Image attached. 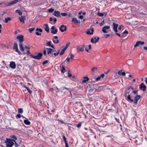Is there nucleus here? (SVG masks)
<instances>
[{
	"mask_svg": "<svg viewBox=\"0 0 147 147\" xmlns=\"http://www.w3.org/2000/svg\"><path fill=\"white\" fill-rule=\"evenodd\" d=\"M17 39L20 41L19 42V46L20 50L24 53V48L23 47L22 42L24 41V36L23 35H20L17 37Z\"/></svg>",
	"mask_w": 147,
	"mask_h": 147,
	"instance_id": "f257e3e1",
	"label": "nucleus"
},
{
	"mask_svg": "<svg viewBox=\"0 0 147 147\" xmlns=\"http://www.w3.org/2000/svg\"><path fill=\"white\" fill-rule=\"evenodd\" d=\"M15 140L11 138H7L5 141L6 147H12L14 144Z\"/></svg>",
	"mask_w": 147,
	"mask_h": 147,
	"instance_id": "f03ea898",
	"label": "nucleus"
},
{
	"mask_svg": "<svg viewBox=\"0 0 147 147\" xmlns=\"http://www.w3.org/2000/svg\"><path fill=\"white\" fill-rule=\"evenodd\" d=\"M62 92L65 96H69L71 95L70 92L68 89L65 87L62 90Z\"/></svg>",
	"mask_w": 147,
	"mask_h": 147,
	"instance_id": "7ed1b4c3",
	"label": "nucleus"
},
{
	"mask_svg": "<svg viewBox=\"0 0 147 147\" xmlns=\"http://www.w3.org/2000/svg\"><path fill=\"white\" fill-rule=\"evenodd\" d=\"M118 24H116L114 22L113 23V29L115 32H116V34H117L119 37H121V35L119 33L117 32H118L117 28H118Z\"/></svg>",
	"mask_w": 147,
	"mask_h": 147,
	"instance_id": "20e7f679",
	"label": "nucleus"
},
{
	"mask_svg": "<svg viewBox=\"0 0 147 147\" xmlns=\"http://www.w3.org/2000/svg\"><path fill=\"white\" fill-rule=\"evenodd\" d=\"M42 56V53H39L38 55H31V57L34 59H41Z\"/></svg>",
	"mask_w": 147,
	"mask_h": 147,
	"instance_id": "39448f33",
	"label": "nucleus"
},
{
	"mask_svg": "<svg viewBox=\"0 0 147 147\" xmlns=\"http://www.w3.org/2000/svg\"><path fill=\"white\" fill-rule=\"evenodd\" d=\"M60 30L62 32H63L67 30V26L64 25H61L59 28Z\"/></svg>",
	"mask_w": 147,
	"mask_h": 147,
	"instance_id": "423d86ee",
	"label": "nucleus"
},
{
	"mask_svg": "<svg viewBox=\"0 0 147 147\" xmlns=\"http://www.w3.org/2000/svg\"><path fill=\"white\" fill-rule=\"evenodd\" d=\"M13 49L14 50H15L16 51L18 52L19 54L20 55L21 54L20 52L19 51L18 49V46L17 43H14L13 46Z\"/></svg>",
	"mask_w": 147,
	"mask_h": 147,
	"instance_id": "0eeeda50",
	"label": "nucleus"
},
{
	"mask_svg": "<svg viewBox=\"0 0 147 147\" xmlns=\"http://www.w3.org/2000/svg\"><path fill=\"white\" fill-rule=\"evenodd\" d=\"M110 28L109 26H105L103 27L102 31L104 33H107L108 32V30Z\"/></svg>",
	"mask_w": 147,
	"mask_h": 147,
	"instance_id": "6e6552de",
	"label": "nucleus"
},
{
	"mask_svg": "<svg viewBox=\"0 0 147 147\" xmlns=\"http://www.w3.org/2000/svg\"><path fill=\"white\" fill-rule=\"evenodd\" d=\"M144 42L143 41H138L136 42V44L134 45V47H136L137 46L139 45H142L144 44Z\"/></svg>",
	"mask_w": 147,
	"mask_h": 147,
	"instance_id": "1a4fd4ad",
	"label": "nucleus"
},
{
	"mask_svg": "<svg viewBox=\"0 0 147 147\" xmlns=\"http://www.w3.org/2000/svg\"><path fill=\"white\" fill-rule=\"evenodd\" d=\"M46 49L47 52V55H49L50 53H51L52 52L56 51L55 50V49H53L49 48H46Z\"/></svg>",
	"mask_w": 147,
	"mask_h": 147,
	"instance_id": "9d476101",
	"label": "nucleus"
},
{
	"mask_svg": "<svg viewBox=\"0 0 147 147\" xmlns=\"http://www.w3.org/2000/svg\"><path fill=\"white\" fill-rule=\"evenodd\" d=\"M141 96L140 95H137L134 98V103L135 104H137L138 100L140 98Z\"/></svg>",
	"mask_w": 147,
	"mask_h": 147,
	"instance_id": "9b49d317",
	"label": "nucleus"
},
{
	"mask_svg": "<svg viewBox=\"0 0 147 147\" xmlns=\"http://www.w3.org/2000/svg\"><path fill=\"white\" fill-rule=\"evenodd\" d=\"M51 29L52 30L51 31V33L53 34H56L57 32V29L55 28V27L54 26H52Z\"/></svg>",
	"mask_w": 147,
	"mask_h": 147,
	"instance_id": "f8f14e48",
	"label": "nucleus"
},
{
	"mask_svg": "<svg viewBox=\"0 0 147 147\" xmlns=\"http://www.w3.org/2000/svg\"><path fill=\"white\" fill-rule=\"evenodd\" d=\"M53 14L57 17H60L61 16L60 13L59 11H55L53 13Z\"/></svg>",
	"mask_w": 147,
	"mask_h": 147,
	"instance_id": "ddd939ff",
	"label": "nucleus"
},
{
	"mask_svg": "<svg viewBox=\"0 0 147 147\" xmlns=\"http://www.w3.org/2000/svg\"><path fill=\"white\" fill-rule=\"evenodd\" d=\"M146 86L143 83H142L140 85V89L142 90L143 91H145L146 89Z\"/></svg>",
	"mask_w": 147,
	"mask_h": 147,
	"instance_id": "4468645a",
	"label": "nucleus"
},
{
	"mask_svg": "<svg viewBox=\"0 0 147 147\" xmlns=\"http://www.w3.org/2000/svg\"><path fill=\"white\" fill-rule=\"evenodd\" d=\"M10 67L13 69H14L16 67V64L15 62L13 61H11L10 64Z\"/></svg>",
	"mask_w": 147,
	"mask_h": 147,
	"instance_id": "2eb2a0df",
	"label": "nucleus"
},
{
	"mask_svg": "<svg viewBox=\"0 0 147 147\" xmlns=\"http://www.w3.org/2000/svg\"><path fill=\"white\" fill-rule=\"evenodd\" d=\"M77 49L78 52H83L84 51V49L83 47H80L79 45L77 46Z\"/></svg>",
	"mask_w": 147,
	"mask_h": 147,
	"instance_id": "dca6fc26",
	"label": "nucleus"
},
{
	"mask_svg": "<svg viewBox=\"0 0 147 147\" xmlns=\"http://www.w3.org/2000/svg\"><path fill=\"white\" fill-rule=\"evenodd\" d=\"M18 2V0H14L10 3H9L7 5V6H10L11 5H14L15 4V3H16Z\"/></svg>",
	"mask_w": 147,
	"mask_h": 147,
	"instance_id": "f3484780",
	"label": "nucleus"
},
{
	"mask_svg": "<svg viewBox=\"0 0 147 147\" xmlns=\"http://www.w3.org/2000/svg\"><path fill=\"white\" fill-rule=\"evenodd\" d=\"M51 41H49L46 44V46H48L49 47H51L54 49H55V48L54 45H51Z\"/></svg>",
	"mask_w": 147,
	"mask_h": 147,
	"instance_id": "a211bd4d",
	"label": "nucleus"
},
{
	"mask_svg": "<svg viewBox=\"0 0 147 147\" xmlns=\"http://www.w3.org/2000/svg\"><path fill=\"white\" fill-rule=\"evenodd\" d=\"M72 22L74 24H75L76 23H80V21H78L77 19L76 18H72Z\"/></svg>",
	"mask_w": 147,
	"mask_h": 147,
	"instance_id": "6ab92c4d",
	"label": "nucleus"
},
{
	"mask_svg": "<svg viewBox=\"0 0 147 147\" xmlns=\"http://www.w3.org/2000/svg\"><path fill=\"white\" fill-rule=\"evenodd\" d=\"M60 52V50H59L57 51V53H54V52H52L51 53H50V54L52 55H54L55 56H56L58 55L59 54V52Z\"/></svg>",
	"mask_w": 147,
	"mask_h": 147,
	"instance_id": "aec40b11",
	"label": "nucleus"
},
{
	"mask_svg": "<svg viewBox=\"0 0 147 147\" xmlns=\"http://www.w3.org/2000/svg\"><path fill=\"white\" fill-rule=\"evenodd\" d=\"M128 32L127 31L125 30L123 32L122 34L121 35V38H123L125 37L126 36V34H127Z\"/></svg>",
	"mask_w": 147,
	"mask_h": 147,
	"instance_id": "412c9836",
	"label": "nucleus"
},
{
	"mask_svg": "<svg viewBox=\"0 0 147 147\" xmlns=\"http://www.w3.org/2000/svg\"><path fill=\"white\" fill-rule=\"evenodd\" d=\"M127 98V100L129 102H132L134 101L130 97V94H127L126 97V98Z\"/></svg>",
	"mask_w": 147,
	"mask_h": 147,
	"instance_id": "4be33fe9",
	"label": "nucleus"
},
{
	"mask_svg": "<svg viewBox=\"0 0 147 147\" xmlns=\"http://www.w3.org/2000/svg\"><path fill=\"white\" fill-rule=\"evenodd\" d=\"M60 66L62 67V68L61 69V72L63 74L64 73V71L65 70V67L64 65H63L62 63L60 65Z\"/></svg>",
	"mask_w": 147,
	"mask_h": 147,
	"instance_id": "5701e85b",
	"label": "nucleus"
},
{
	"mask_svg": "<svg viewBox=\"0 0 147 147\" xmlns=\"http://www.w3.org/2000/svg\"><path fill=\"white\" fill-rule=\"evenodd\" d=\"M129 90H130L128 89V88H126L125 90V96L126 98L127 95V94H129V93L130 92V91Z\"/></svg>",
	"mask_w": 147,
	"mask_h": 147,
	"instance_id": "b1692460",
	"label": "nucleus"
},
{
	"mask_svg": "<svg viewBox=\"0 0 147 147\" xmlns=\"http://www.w3.org/2000/svg\"><path fill=\"white\" fill-rule=\"evenodd\" d=\"M99 39V38L98 37H97V39H96V40H95V41H94V39L93 38H92L91 39V42L92 43H95L98 41Z\"/></svg>",
	"mask_w": 147,
	"mask_h": 147,
	"instance_id": "393cba45",
	"label": "nucleus"
},
{
	"mask_svg": "<svg viewBox=\"0 0 147 147\" xmlns=\"http://www.w3.org/2000/svg\"><path fill=\"white\" fill-rule=\"evenodd\" d=\"M104 76V74L101 75L100 76L98 77L96 79V80L98 81L101 80V78H102Z\"/></svg>",
	"mask_w": 147,
	"mask_h": 147,
	"instance_id": "a878e982",
	"label": "nucleus"
},
{
	"mask_svg": "<svg viewBox=\"0 0 147 147\" xmlns=\"http://www.w3.org/2000/svg\"><path fill=\"white\" fill-rule=\"evenodd\" d=\"M24 123L25 124L27 125H30V122L27 119L24 120Z\"/></svg>",
	"mask_w": 147,
	"mask_h": 147,
	"instance_id": "bb28decb",
	"label": "nucleus"
},
{
	"mask_svg": "<svg viewBox=\"0 0 147 147\" xmlns=\"http://www.w3.org/2000/svg\"><path fill=\"white\" fill-rule=\"evenodd\" d=\"M84 80L82 81V82H86L88 81L89 79V78L87 76L84 77Z\"/></svg>",
	"mask_w": 147,
	"mask_h": 147,
	"instance_id": "cd10ccee",
	"label": "nucleus"
},
{
	"mask_svg": "<svg viewBox=\"0 0 147 147\" xmlns=\"http://www.w3.org/2000/svg\"><path fill=\"white\" fill-rule=\"evenodd\" d=\"M24 87L27 90V91L29 92L30 94H31L32 93V91L28 88L25 85H24Z\"/></svg>",
	"mask_w": 147,
	"mask_h": 147,
	"instance_id": "c85d7f7f",
	"label": "nucleus"
},
{
	"mask_svg": "<svg viewBox=\"0 0 147 147\" xmlns=\"http://www.w3.org/2000/svg\"><path fill=\"white\" fill-rule=\"evenodd\" d=\"M24 17H23V16H22L21 17H20L19 18L20 21L23 23H24Z\"/></svg>",
	"mask_w": 147,
	"mask_h": 147,
	"instance_id": "c756f323",
	"label": "nucleus"
},
{
	"mask_svg": "<svg viewBox=\"0 0 147 147\" xmlns=\"http://www.w3.org/2000/svg\"><path fill=\"white\" fill-rule=\"evenodd\" d=\"M70 61V58L69 57H68L62 63V64H63L64 63L66 62L67 63V64H68L69 62Z\"/></svg>",
	"mask_w": 147,
	"mask_h": 147,
	"instance_id": "7c9ffc66",
	"label": "nucleus"
},
{
	"mask_svg": "<svg viewBox=\"0 0 147 147\" xmlns=\"http://www.w3.org/2000/svg\"><path fill=\"white\" fill-rule=\"evenodd\" d=\"M10 137L11 138L13 139L14 140H16L17 139V138L16 137V136L15 135H12L10 136Z\"/></svg>",
	"mask_w": 147,
	"mask_h": 147,
	"instance_id": "2f4dec72",
	"label": "nucleus"
},
{
	"mask_svg": "<svg viewBox=\"0 0 147 147\" xmlns=\"http://www.w3.org/2000/svg\"><path fill=\"white\" fill-rule=\"evenodd\" d=\"M65 50H66L65 49L63 48V49H62L61 50L60 53H59V55L60 56H61V55H62L64 53Z\"/></svg>",
	"mask_w": 147,
	"mask_h": 147,
	"instance_id": "473e14b6",
	"label": "nucleus"
},
{
	"mask_svg": "<svg viewBox=\"0 0 147 147\" xmlns=\"http://www.w3.org/2000/svg\"><path fill=\"white\" fill-rule=\"evenodd\" d=\"M47 26L45 28V30L47 31V32H49V28L47 24H46Z\"/></svg>",
	"mask_w": 147,
	"mask_h": 147,
	"instance_id": "72a5a7b5",
	"label": "nucleus"
},
{
	"mask_svg": "<svg viewBox=\"0 0 147 147\" xmlns=\"http://www.w3.org/2000/svg\"><path fill=\"white\" fill-rule=\"evenodd\" d=\"M18 112L19 113H22L23 112V110L22 108H20L18 109Z\"/></svg>",
	"mask_w": 147,
	"mask_h": 147,
	"instance_id": "f704fd0d",
	"label": "nucleus"
},
{
	"mask_svg": "<svg viewBox=\"0 0 147 147\" xmlns=\"http://www.w3.org/2000/svg\"><path fill=\"white\" fill-rule=\"evenodd\" d=\"M11 20V18L10 17H8V18H6L5 20V22L6 23H7L8 21H10Z\"/></svg>",
	"mask_w": 147,
	"mask_h": 147,
	"instance_id": "c9c22d12",
	"label": "nucleus"
},
{
	"mask_svg": "<svg viewBox=\"0 0 147 147\" xmlns=\"http://www.w3.org/2000/svg\"><path fill=\"white\" fill-rule=\"evenodd\" d=\"M52 40L53 42L55 44H57L59 42V40L58 39H57L56 41L55 39H54V38H52Z\"/></svg>",
	"mask_w": 147,
	"mask_h": 147,
	"instance_id": "e433bc0d",
	"label": "nucleus"
},
{
	"mask_svg": "<svg viewBox=\"0 0 147 147\" xmlns=\"http://www.w3.org/2000/svg\"><path fill=\"white\" fill-rule=\"evenodd\" d=\"M16 12L18 13L19 15H22V13L20 10H16Z\"/></svg>",
	"mask_w": 147,
	"mask_h": 147,
	"instance_id": "4c0bfd02",
	"label": "nucleus"
},
{
	"mask_svg": "<svg viewBox=\"0 0 147 147\" xmlns=\"http://www.w3.org/2000/svg\"><path fill=\"white\" fill-rule=\"evenodd\" d=\"M68 57H69V58L71 59H72L74 57V56L73 54L69 55Z\"/></svg>",
	"mask_w": 147,
	"mask_h": 147,
	"instance_id": "58836bf2",
	"label": "nucleus"
},
{
	"mask_svg": "<svg viewBox=\"0 0 147 147\" xmlns=\"http://www.w3.org/2000/svg\"><path fill=\"white\" fill-rule=\"evenodd\" d=\"M42 82L45 84L46 85H48V81L47 80L44 79L42 81Z\"/></svg>",
	"mask_w": 147,
	"mask_h": 147,
	"instance_id": "ea45409f",
	"label": "nucleus"
},
{
	"mask_svg": "<svg viewBox=\"0 0 147 147\" xmlns=\"http://www.w3.org/2000/svg\"><path fill=\"white\" fill-rule=\"evenodd\" d=\"M35 29L34 28H30L29 30V32L31 33H32L33 31Z\"/></svg>",
	"mask_w": 147,
	"mask_h": 147,
	"instance_id": "a19ab883",
	"label": "nucleus"
},
{
	"mask_svg": "<svg viewBox=\"0 0 147 147\" xmlns=\"http://www.w3.org/2000/svg\"><path fill=\"white\" fill-rule=\"evenodd\" d=\"M17 119L20 118L21 117V115L20 113L18 114L16 116Z\"/></svg>",
	"mask_w": 147,
	"mask_h": 147,
	"instance_id": "79ce46f5",
	"label": "nucleus"
},
{
	"mask_svg": "<svg viewBox=\"0 0 147 147\" xmlns=\"http://www.w3.org/2000/svg\"><path fill=\"white\" fill-rule=\"evenodd\" d=\"M97 69V68L96 67H94L91 69V71L94 72L95 70H96Z\"/></svg>",
	"mask_w": 147,
	"mask_h": 147,
	"instance_id": "37998d69",
	"label": "nucleus"
},
{
	"mask_svg": "<svg viewBox=\"0 0 147 147\" xmlns=\"http://www.w3.org/2000/svg\"><path fill=\"white\" fill-rule=\"evenodd\" d=\"M82 123H79L78 124L76 125V127L78 128H80L81 126Z\"/></svg>",
	"mask_w": 147,
	"mask_h": 147,
	"instance_id": "c03bdc74",
	"label": "nucleus"
},
{
	"mask_svg": "<svg viewBox=\"0 0 147 147\" xmlns=\"http://www.w3.org/2000/svg\"><path fill=\"white\" fill-rule=\"evenodd\" d=\"M97 15L99 16L102 17L103 16V13L98 12L97 13Z\"/></svg>",
	"mask_w": 147,
	"mask_h": 147,
	"instance_id": "a18cd8bd",
	"label": "nucleus"
},
{
	"mask_svg": "<svg viewBox=\"0 0 147 147\" xmlns=\"http://www.w3.org/2000/svg\"><path fill=\"white\" fill-rule=\"evenodd\" d=\"M61 15L63 16H65L67 15V14L65 13H61Z\"/></svg>",
	"mask_w": 147,
	"mask_h": 147,
	"instance_id": "49530a36",
	"label": "nucleus"
},
{
	"mask_svg": "<svg viewBox=\"0 0 147 147\" xmlns=\"http://www.w3.org/2000/svg\"><path fill=\"white\" fill-rule=\"evenodd\" d=\"M36 30L37 31H39L40 32H42V30L41 29H39L37 28L36 29Z\"/></svg>",
	"mask_w": 147,
	"mask_h": 147,
	"instance_id": "de8ad7c7",
	"label": "nucleus"
},
{
	"mask_svg": "<svg viewBox=\"0 0 147 147\" xmlns=\"http://www.w3.org/2000/svg\"><path fill=\"white\" fill-rule=\"evenodd\" d=\"M70 44V43H69L67 44L66 45L65 47L64 48V49H65L66 50L67 48L68 47Z\"/></svg>",
	"mask_w": 147,
	"mask_h": 147,
	"instance_id": "09e8293b",
	"label": "nucleus"
},
{
	"mask_svg": "<svg viewBox=\"0 0 147 147\" xmlns=\"http://www.w3.org/2000/svg\"><path fill=\"white\" fill-rule=\"evenodd\" d=\"M54 11V9L52 8H50L49 9L48 11L49 12H52Z\"/></svg>",
	"mask_w": 147,
	"mask_h": 147,
	"instance_id": "8fccbe9b",
	"label": "nucleus"
},
{
	"mask_svg": "<svg viewBox=\"0 0 147 147\" xmlns=\"http://www.w3.org/2000/svg\"><path fill=\"white\" fill-rule=\"evenodd\" d=\"M48 62V60H45V61H44L42 62V65H45Z\"/></svg>",
	"mask_w": 147,
	"mask_h": 147,
	"instance_id": "3c124183",
	"label": "nucleus"
},
{
	"mask_svg": "<svg viewBox=\"0 0 147 147\" xmlns=\"http://www.w3.org/2000/svg\"><path fill=\"white\" fill-rule=\"evenodd\" d=\"M14 142L15 143V147H18L19 146H20V145L17 143L15 141Z\"/></svg>",
	"mask_w": 147,
	"mask_h": 147,
	"instance_id": "603ef678",
	"label": "nucleus"
},
{
	"mask_svg": "<svg viewBox=\"0 0 147 147\" xmlns=\"http://www.w3.org/2000/svg\"><path fill=\"white\" fill-rule=\"evenodd\" d=\"M63 139L64 140V141L65 143H67L66 138L64 136H63Z\"/></svg>",
	"mask_w": 147,
	"mask_h": 147,
	"instance_id": "864d4df0",
	"label": "nucleus"
},
{
	"mask_svg": "<svg viewBox=\"0 0 147 147\" xmlns=\"http://www.w3.org/2000/svg\"><path fill=\"white\" fill-rule=\"evenodd\" d=\"M94 86L95 87H93L92 88V91L93 90H96L97 89V88H96V85H94Z\"/></svg>",
	"mask_w": 147,
	"mask_h": 147,
	"instance_id": "5fc2aeb1",
	"label": "nucleus"
},
{
	"mask_svg": "<svg viewBox=\"0 0 147 147\" xmlns=\"http://www.w3.org/2000/svg\"><path fill=\"white\" fill-rule=\"evenodd\" d=\"M70 71H69L68 72L67 74H68V76L69 77H71L72 76V75L71 74L69 73Z\"/></svg>",
	"mask_w": 147,
	"mask_h": 147,
	"instance_id": "6e6d98bb",
	"label": "nucleus"
},
{
	"mask_svg": "<svg viewBox=\"0 0 147 147\" xmlns=\"http://www.w3.org/2000/svg\"><path fill=\"white\" fill-rule=\"evenodd\" d=\"M100 26H102L105 24V22L104 20H103L102 21L101 23H100Z\"/></svg>",
	"mask_w": 147,
	"mask_h": 147,
	"instance_id": "4d7b16f0",
	"label": "nucleus"
},
{
	"mask_svg": "<svg viewBox=\"0 0 147 147\" xmlns=\"http://www.w3.org/2000/svg\"><path fill=\"white\" fill-rule=\"evenodd\" d=\"M46 49H45L44 51H43V54L45 55H46V56H47V54H46Z\"/></svg>",
	"mask_w": 147,
	"mask_h": 147,
	"instance_id": "13d9d810",
	"label": "nucleus"
},
{
	"mask_svg": "<svg viewBox=\"0 0 147 147\" xmlns=\"http://www.w3.org/2000/svg\"><path fill=\"white\" fill-rule=\"evenodd\" d=\"M132 92L135 94H136L138 93V91L137 90H133L132 91Z\"/></svg>",
	"mask_w": 147,
	"mask_h": 147,
	"instance_id": "bf43d9fd",
	"label": "nucleus"
},
{
	"mask_svg": "<svg viewBox=\"0 0 147 147\" xmlns=\"http://www.w3.org/2000/svg\"><path fill=\"white\" fill-rule=\"evenodd\" d=\"M91 32H90V30L89 31H87V32H86V33L87 34H90V35H91V34H91Z\"/></svg>",
	"mask_w": 147,
	"mask_h": 147,
	"instance_id": "052dcab7",
	"label": "nucleus"
},
{
	"mask_svg": "<svg viewBox=\"0 0 147 147\" xmlns=\"http://www.w3.org/2000/svg\"><path fill=\"white\" fill-rule=\"evenodd\" d=\"M128 90H130L131 89V90H134V88L132 87L129 86V87H128Z\"/></svg>",
	"mask_w": 147,
	"mask_h": 147,
	"instance_id": "680f3d73",
	"label": "nucleus"
},
{
	"mask_svg": "<svg viewBox=\"0 0 147 147\" xmlns=\"http://www.w3.org/2000/svg\"><path fill=\"white\" fill-rule=\"evenodd\" d=\"M36 34L38 36L41 35V33H39V32H36Z\"/></svg>",
	"mask_w": 147,
	"mask_h": 147,
	"instance_id": "e2e57ef3",
	"label": "nucleus"
},
{
	"mask_svg": "<svg viewBox=\"0 0 147 147\" xmlns=\"http://www.w3.org/2000/svg\"><path fill=\"white\" fill-rule=\"evenodd\" d=\"M53 22H54V23H55L57 21V19H56V18H54V19H53Z\"/></svg>",
	"mask_w": 147,
	"mask_h": 147,
	"instance_id": "0e129e2a",
	"label": "nucleus"
},
{
	"mask_svg": "<svg viewBox=\"0 0 147 147\" xmlns=\"http://www.w3.org/2000/svg\"><path fill=\"white\" fill-rule=\"evenodd\" d=\"M91 34H93V32H94V30L93 28H92L91 29Z\"/></svg>",
	"mask_w": 147,
	"mask_h": 147,
	"instance_id": "69168bd1",
	"label": "nucleus"
},
{
	"mask_svg": "<svg viewBox=\"0 0 147 147\" xmlns=\"http://www.w3.org/2000/svg\"><path fill=\"white\" fill-rule=\"evenodd\" d=\"M110 36V35L109 34H107L106 35V36L105 37V38H107V37H109Z\"/></svg>",
	"mask_w": 147,
	"mask_h": 147,
	"instance_id": "338daca9",
	"label": "nucleus"
},
{
	"mask_svg": "<svg viewBox=\"0 0 147 147\" xmlns=\"http://www.w3.org/2000/svg\"><path fill=\"white\" fill-rule=\"evenodd\" d=\"M103 15H105V16H106L107 14V13L106 12H103Z\"/></svg>",
	"mask_w": 147,
	"mask_h": 147,
	"instance_id": "774afa93",
	"label": "nucleus"
}]
</instances>
